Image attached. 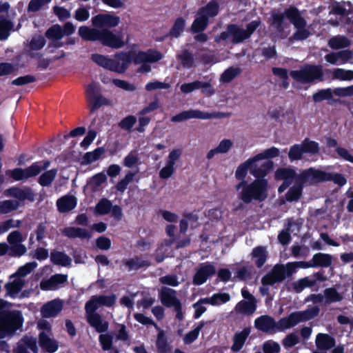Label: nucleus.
I'll use <instances>...</instances> for the list:
<instances>
[{"instance_id":"4be33fe9","label":"nucleus","mask_w":353,"mask_h":353,"mask_svg":"<svg viewBox=\"0 0 353 353\" xmlns=\"http://www.w3.org/2000/svg\"><path fill=\"white\" fill-rule=\"evenodd\" d=\"M199 89H201L203 93L209 95H212L214 93L213 87L208 82L194 81L190 83H184L180 87L181 91L184 94H188Z\"/></svg>"},{"instance_id":"7ed1b4c3","label":"nucleus","mask_w":353,"mask_h":353,"mask_svg":"<svg viewBox=\"0 0 353 353\" xmlns=\"http://www.w3.org/2000/svg\"><path fill=\"white\" fill-rule=\"evenodd\" d=\"M219 11V5L216 0H211L205 6L199 8L191 25L192 32H203L209 25V19L216 17Z\"/></svg>"},{"instance_id":"5fc2aeb1","label":"nucleus","mask_w":353,"mask_h":353,"mask_svg":"<svg viewBox=\"0 0 353 353\" xmlns=\"http://www.w3.org/2000/svg\"><path fill=\"white\" fill-rule=\"evenodd\" d=\"M241 72L239 68L230 67L221 75L220 81L224 83L231 82Z\"/></svg>"},{"instance_id":"393cba45","label":"nucleus","mask_w":353,"mask_h":353,"mask_svg":"<svg viewBox=\"0 0 353 353\" xmlns=\"http://www.w3.org/2000/svg\"><path fill=\"white\" fill-rule=\"evenodd\" d=\"M68 280V276L62 274H55L48 279L42 281L40 287L43 290H56L60 285L65 283Z\"/></svg>"},{"instance_id":"680f3d73","label":"nucleus","mask_w":353,"mask_h":353,"mask_svg":"<svg viewBox=\"0 0 353 353\" xmlns=\"http://www.w3.org/2000/svg\"><path fill=\"white\" fill-rule=\"evenodd\" d=\"M205 325L204 321H201L198 324L197 327L194 330L188 332L184 336V342L186 344H190L193 343L199 336V332Z\"/></svg>"},{"instance_id":"423d86ee","label":"nucleus","mask_w":353,"mask_h":353,"mask_svg":"<svg viewBox=\"0 0 353 353\" xmlns=\"http://www.w3.org/2000/svg\"><path fill=\"white\" fill-rule=\"evenodd\" d=\"M290 75L294 81L303 84L324 80V73L320 65H304L300 70H291Z\"/></svg>"},{"instance_id":"1a4fd4ad","label":"nucleus","mask_w":353,"mask_h":353,"mask_svg":"<svg viewBox=\"0 0 353 353\" xmlns=\"http://www.w3.org/2000/svg\"><path fill=\"white\" fill-rule=\"evenodd\" d=\"M85 94L90 114L103 105L110 104V100L102 95V88L99 83L92 81L89 83L85 89Z\"/></svg>"},{"instance_id":"4468645a","label":"nucleus","mask_w":353,"mask_h":353,"mask_svg":"<svg viewBox=\"0 0 353 353\" xmlns=\"http://www.w3.org/2000/svg\"><path fill=\"white\" fill-rule=\"evenodd\" d=\"M327 280L326 276L323 271H319L313 273L310 276L299 279L297 281L292 283V288L296 293L301 292L306 288H313L317 285V282H323Z\"/></svg>"},{"instance_id":"2eb2a0df","label":"nucleus","mask_w":353,"mask_h":353,"mask_svg":"<svg viewBox=\"0 0 353 353\" xmlns=\"http://www.w3.org/2000/svg\"><path fill=\"white\" fill-rule=\"evenodd\" d=\"M230 36L232 37L233 43H243L245 40L248 39L244 29L235 23H230L227 26L226 30L221 32L219 37L216 39V41H227Z\"/></svg>"},{"instance_id":"37998d69","label":"nucleus","mask_w":353,"mask_h":353,"mask_svg":"<svg viewBox=\"0 0 353 353\" xmlns=\"http://www.w3.org/2000/svg\"><path fill=\"white\" fill-rule=\"evenodd\" d=\"M230 296L228 293H215L211 297H205L203 299V302L212 305H219L228 302Z\"/></svg>"},{"instance_id":"603ef678","label":"nucleus","mask_w":353,"mask_h":353,"mask_svg":"<svg viewBox=\"0 0 353 353\" xmlns=\"http://www.w3.org/2000/svg\"><path fill=\"white\" fill-rule=\"evenodd\" d=\"M13 27L11 21L4 17H0V41L6 40L10 35V31Z\"/></svg>"},{"instance_id":"473e14b6","label":"nucleus","mask_w":353,"mask_h":353,"mask_svg":"<svg viewBox=\"0 0 353 353\" xmlns=\"http://www.w3.org/2000/svg\"><path fill=\"white\" fill-rule=\"evenodd\" d=\"M256 307V301L242 300L236 305L234 310L239 314L250 316L255 312Z\"/></svg>"},{"instance_id":"49530a36","label":"nucleus","mask_w":353,"mask_h":353,"mask_svg":"<svg viewBox=\"0 0 353 353\" xmlns=\"http://www.w3.org/2000/svg\"><path fill=\"white\" fill-rule=\"evenodd\" d=\"M112 207V203L110 200L102 198L96 204L94 212L97 215H106L110 212Z\"/></svg>"},{"instance_id":"b1692460","label":"nucleus","mask_w":353,"mask_h":353,"mask_svg":"<svg viewBox=\"0 0 353 353\" xmlns=\"http://www.w3.org/2000/svg\"><path fill=\"white\" fill-rule=\"evenodd\" d=\"M285 275L279 264L275 265L272 270L265 274L261 279L263 285H273L285 280Z\"/></svg>"},{"instance_id":"dca6fc26","label":"nucleus","mask_w":353,"mask_h":353,"mask_svg":"<svg viewBox=\"0 0 353 353\" xmlns=\"http://www.w3.org/2000/svg\"><path fill=\"white\" fill-rule=\"evenodd\" d=\"M133 63L135 64H140L142 63H155L160 61L163 55L162 54L156 50L150 49L147 52L132 51Z\"/></svg>"},{"instance_id":"774afa93","label":"nucleus","mask_w":353,"mask_h":353,"mask_svg":"<svg viewBox=\"0 0 353 353\" xmlns=\"http://www.w3.org/2000/svg\"><path fill=\"white\" fill-rule=\"evenodd\" d=\"M46 43V40L43 36L33 37L30 41L29 47L32 50H39L42 49Z\"/></svg>"},{"instance_id":"6e6d98bb","label":"nucleus","mask_w":353,"mask_h":353,"mask_svg":"<svg viewBox=\"0 0 353 353\" xmlns=\"http://www.w3.org/2000/svg\"><path fill=\"white\" fill-rule=\"evenodd\" d=\"M56 175V169L47 170L40 175L38 183L43 187L49 186L54 180Z\"/></svg>"},{"instance_id":"a19ab883","label":"nucleus","mask_w":353,"mask_h":353,"mask_svg":"<svg viewBox=\"0 0 353 353\" xmlns=\"http://www.w3.org/2000/svg\"><path fill=\"white\" fill-rule=\"evenodd\" d=\"M323 294L325 297V303L326 305L340 302L343 299V295L340 294L334 287L325 289Z\"/></svg>"},{"instance_id":"5701e85b","label":"nucleus","mask_w":353,"mask_h":353,"mask_svg":"<svg viewBox=\"0 0 353 353\" xmlns=\"http://www.w3.org/2000/svg\"><path fill=\"white\" fill-rule=\"evenodd\" d=\"M254 326L263 332H276V330L279 331V322L276 323L274 318L268 315H262L256 319Z\"/></svg>"},{"instance_id":"69168bd1","label":"nucleus","mask_w":353,"mask_h":353,"mask_svg":"<svg viewBox=\"0 0 353 353\" xmlns=\"http://www.w3.org/2000/svg\"><path fill=\"white\" fill-rule=\"evenodd\" d=\"M27 249L22 243L10 245L9 246L8 255L11 257H20L25 254Z\"/></svg>"},{"instance_id":"8fccbe9b","label":"nucleus","mask_w":353,"mask_h":353,"mask_svg":"<svg viewBox=\"0 0 353 353\" xmlns=\"http://www.w3.org/2000/svg\"><path fill=\"white\" fill-rule=\"evenodd\" d=\"M253 163H256L254 159L250 158L245 161L244 163L239 165L235 172V176L237 179L241 180V181H245L244 179L248 173V170H250V167L252 165Z\"/></svg>"},{"instance_id":"72a5a7b5","label":"nucleus","mask_w":353,"mask_h":353,"mask_svg":"<svg viewBox=\"0 0 353 353\" xmlns=\"http://www.w3.org/2000/svg\"><path fill=\"white\" fill-rule=\"evenodd\" d=\"M123 264L128 271L138 270L142 268H148L151 263L148 260L141 259V257L135 256L133 258L122 261Z\"/></svg>"},{"instance_id":"4c0bfd02","label":"nucleus","mask_w":353,"mask_h":353,"mask_svg":"<svg viewBox=\"0 0 353 353\" xmlns=\"http://www.w3.org/2000/svg\"><path fill=\"white\" fill-rule=\"evenodd\" d=\"M156 346L159 353H168L172 350L170 342L163 330H159L157 334Z\"/></svg>"},{"instance_id":"4d7b16f0","label":"nucleus","mask_w":353,"mask_h":353,"mask_svg":"<svg viewBox=\"0 0 353 353\" xmlns=\"http://www.w3.org/2000/svg\"><path fill=\"white\" fill-rule=\"evenodd\" d=\"M279 150L276 147H271L270 148H268L265 150L263 152L257 154L254 157H253V159L256 162L260 160L263 159H272L278 157L279 155Z\"/></svg>"},{"instance_id":"e2e57ef3","label":"nucleus","mask_w":353,"mask_h":353,"mask_svg":"<svg viewBox=\"0 0 353 353\" xmlns=\"http://www.w3.org/2000/svg\"><path fill=\"white\" fill-rule=\"evenodd\" d=\"M117 57L122 63H120V68L123 70V73L128 69L130 63L133 62L132 51L130 52H122L117 55Z\"/></svg>"},{"instance_id":"f03ea898","label":"nucleus","mask_w":353,"mask_h":353,"mask_svg":"<svg viewBox=\"0 0 353 353\" xmlns=\"http://www.w3.org/2000/svg\"><path fill=\"white\" fill-rule=\"evenodd\" d=\"M267 188L268 181L265 179L254 180L249 184L243 181L236 185V190L242 188L239 198L246 204L250 203L252 200L265 201L268 197Z\"/></svg>"},{"instance_id":"412c9836","label":"nucleus","mask_w":353,"mask_h":353,"mask_svg":"<svg viewBox=\"0 0 353 353\" xmlns=\"http://www.w3.org/2000/svg\"><path fill=\"white\" fill-rule=\"evenodd\" d=\"M5 194L8 196L16 198L21 201L28 200L33 202L35 199V194L30 187H25L24 188L16 186L11 187L5 191Z\"/></svg>"},{"instance_id":"aec40b11","label":"nucleus","mask_w":353,"mask_h":353,"mask_svg":"<svg viewBox=\"0 0 353 353\" xmlns=\"http://www.w3.org/2000/svg\"><path fill=\"white\" fill-rule=\"evenodd\" d=\"M28 349L33 353L38 352L37 339L32 336L25 335L17 343L13 352L30 353Z\"/></svg>"},{"instance_id":"338daca9","label":"nucleus","mask_w":353,"mask_h":353,"mask_svg":"<svg viewBox=\"0 0 353 353\" xmlns=\"http://www.w3.org/2000/svg\"><path fill=\"white\" fill-rule=\"evenodd\" d=\"M99 341L101 348L104 351H108L112 349L113 345V336L110 334H101L99 335Z\"/></svg>"},{"instance_id":"9b49d317","label":"nucleus","mask_w":353,"mask_h":353,"mask_svg":"<svg viewBox=\"0 0 353 353\" xmlns=\"http://www.w3.org/2000/svg\"><path fill=\"white\" fill-rule=\"evenodd\" d=\"M50 165V161H41L33 163L29 167L23 169L17 168L11 171L10 176L16 181L28 179L38 175L42 170L47 169Z\"/></svg>"},{"instance_id":"cd10ccee","label":"nucleus","mask_w":353,"mask_h":353,"mask_svg":"<svg viewBox=\"0 0 353 353\" xmlns=\"http://www.w3.org/2000/svg\"><path fill=\"white\" fill-rule=\"evenodd\" d=\"M274 163L271 160L263 162L261 166H257L255 163L250 167L251 174L256 178V180H261L273 168Z\"/></svg>"},{"instance_id":"09e8293b","label":"nucleus","mask_w":353,"mask_h":353,"mask_svg":"<svg viewBox=\"0 0 353 353\" xmlns=\"http://www.w3.org/2000/svg\"><path fill=\"white\" fill-rule=\"evenodd\" d=\"M19 201L17 200L9 199L0 201V214H6L19 208Z\"/></svg>"},{"instance_id":"20e7f679","label":"nucleus","mask_w":353,"mask_h":353,"mask_svg":"<svg viewBox=\"0 0 353 353\" xmlns=\"http://www.w3.org/2000/svg\"><path fill=\"white\" fill-rule=\"evenodd\" d=\"M24 319L20 310L0 313V339L13 335L23 326Z\"/></svg>"},{"instance_id":"58836bf2","label":"nucleus","mask_w":353,"mask_h":353,"mask_svg":"<svg viewBox=\"0 0 353 353\" xmlns=\"http://www.w3.org/2000/svg\"><path fill=\"white\" fill-rule=\"evenodd\" d=\"M252 259H255V265L261 268L265 263L268 259V252L265 247L259 245L255 247L251 253Z\"/></svg>"},{"instance_id":"f8f14e48","label":"nucleus","mask_w":353,"mask_h":353,"mask_svg":"<svg viewBox=\"0 0 353 353\" xmlns=\"http://www.w3.org/2000/svg\"><path fill=\"white\" fill-rule=\"evenodd\" d=\"M98 41L103 46L119 49L125 46L123 34L121 31L114 33L108 28L100 30Z\"/></svg>"},{"instance_id":"ea45409f","label":"nucleus","mask_w":353,"mask_h":353,"mask_svg":"<svg viewBox=\"0 0 353 353\" xmlns=\"http://www.w3.org/2000/svg\"><path fill=\"white\" fill-rule=\"evenodd\" d=\"M185 24L186 21L183 17H177L174 21L173 26L165 37L179 38L184 31Z\"/></svg>"},{"instance_id":"6e6552de","label":"nucleus","mask_w":353,"mask_h":353,"mask_svg":"<svg viewBox=\"0 0 353 353\" xmlns=\"http://www.w3.org/2000/svg\"><path fill=\"white\" fill-rule=\"evenodd\" d=\"M314 179L312 177L311 168L303 170L298 175L297 180L294 184L289 188L285 197L287 201H298L303 194V190L305 185H315Z\"/></svg>"},{"instance_id":"c9c22d12","label":"nucleus","mask_w":353,"mask_h":353,"mask_svg":"<svg viewBox=\"0 0 353 353\" xmlns=\"http://www.w3.org/2000/svg\"><path fill=\"white\" fill-rule=\"evenodd\" d=\"M250 333V330L248 328H244L242 331L235 333L231 347L233 352H239L242 349Z\"/></svg>"},{"instance_id":"7c9ffc66","label":"nucleus","mask_w":353,"mask_h":353,"mask_svg":"<svg viewBox=\"0 0 353 353\" xmlns=\"http://www.w3.org/2000/svg\"><path fill=\"white\" fill-rule=\"evenodd\" d=\"M50 258L54 265L62 267L71 266L72 259L63 252L54 250L50 252Z\"/></svg>"},{"instance_id":"052dcab7","label":"nucleus","mask_w":353,"mask_h":353,"mask_svg":"<svg viewBox=\"0 0 353 353\" xmlns=\"http://www.w3.org/2000/svg\"><path fill=\"white\" fill-rule=\"evenodd\" d=\"M333 78L341 81H351L353 79V70L336 68L333 71Z\"/></svg>"},{"instance_id":"13d9d810","label":"nucleus","mask_w":353,"mask_h":353,"mask_svg":"<svg viewBox=\"0 0 353 353\" xmlns=\"http://www.w3.org/2000/svg\"><path fill=\"white\" fill-rule=\"evenodd\" d=\"M304 153H309L315 154L319 152V145L314 141L310 140L308 138H305L301 143Z\"/></svg>"},{"instance_id":"a878e982","label":"nucleus","mask_w":353,"mask_h":353,"mask_svg":"<svg viewBox=\"0 0 353 353\" xmlns=\"http://www.w3.org/2000/svg\"><path fill=\"white\" fill-rule=\"evenodd\" d=\"M315 343L318 350L327 352L335 346L336 340L329 334L319 333L316 336Z\"/></svg>"},{"instance_id":"0e129e2a","label":"nucleus","mask_w":353,"mask_h":353,"mask_svg":"<svg viewBox=\"0 0 353 353\" xmlns=\"http://www.w3.org/2000/svg\"><path fill=\"white\" fill-rule=\"evenodd\" d=\"M304 154L303 147L301 144H294L290 148L288 157L291 161L300 160Z\"/></svg>"},{"instance_id":"79ce46f5","label":"nucleus","mask_w":353,"mask_h":353,"mask_svg":"<svg viewBox=\"0 0 353 353\" xmlns=\"http://www.w3.org/2000/svg\"><path fill=\"white\" fill-rule=\"evenodd\" d=\"M99 31L100 30L97 28H90L83 26L79 28V34L86 41H98Z\"/></svg>"},{"instance_id":"0eeeda50","label":"nucleus","mask_w":353,"mask_h":353,"mask_svg":"<svg viewBox=\"0 0 353 353\" xmlns=\"http://www.w3.org/2000/svg\"><path fill=\"white\" fill-rule=\"evenodd\" d=\"M100 306L97 296H92L85 303V310L88 324L94 327L97 332L103 333L108 331L109 323L107 321L103 320L101 316L96 312Z\"/></svg>"},{"instance_id":"a211bd4d","label":"nucleus","mask_w":353,"mask_h":353,"mask_svg":"<svg viewBox=\"0 0 353 353\" xmlns=\"http://www.w3.org/2000/svg\"><path fill=\"white\" fill-rule=\"evenodd\" d=\"M216 273L215 267L209 262L203 263L200 265L193 276V283L201 285L206 282L208 279Z\"/></svg>"},{"instance_id":"bf43d9fd","label":"nucleus","mask_w":353,"mask_h":353,"mask_svg":"<svg viewBox=\"0 0 353 353\" xmlns=\"http://www.w3.org/2000/svg\"><path fill=\"white\" fill-rule=\"evenodd\" d=\"M23 283L19 280L8 282L5 285L7 294L11 297H14L21 291Z\"/></svg>"},{"instance_id":"6ab92c4d","label":"nucleus","mask_w":353,"mask_h":353,"mask_svg":"<svg viewBox=\"0 0 353 353\" xmlns=\"http://www.w3.org/2000/svg\"><path fill=\"white\" fill-rule=\"evenodd\" d=\"M212 118V114L208 112H202L199 110H189L181 112L170 119L172 122L178 123L190 119H208Z\"/></svg>"},{"instance_id":"864d4df0","label":"nucleus","mask_w":353,"mask_h":353,"mask_svg":"<svg viewBox=\"0 0 353 353\" xmlns=\"http://www.w3.org/2000/svg\"><path fill=\"white\" fill-rule=\"evenodd\" d=\"M350 43V39L344 36L334 37L329 41L330 48L336 50L349 47Z\"/></svg>"},{"instance_id":"f704fd0d","label":"nucleus","mask_w":353,"mask_h":353,"mask_svg":"<svg viewBox=\"0 0 353 353\" xmlns=\"http://www.w3.org/2000/svg\"><path fill=\"white\" fill-rule=\"evenodd\" d=\"M298 175L294 169L290 168H281L275 172L276 179L288 182V184H292L294 181L295 182Z\"/></svg>"},{"instance_id":"f257e3e1","label":"nucleus","mask_w":353,"mask_h":353,"mask_svg":"<svg viewBox=\"0 0 353 353\" xmlns=\"http://www.w3.org/2000/svg\"><path fill=\"white\" fill-rule=\"evenodd\" d=\"M286 19L296 29L289 38L290 41H303L310 37V32L306 29L307 22L299 10L294 6H290L283 12L272 10L268 21L270 28L275 30L277 37L285 39L287 37L285 30L289 27V23Z\"/></svg>"},{"instance_id":"c756f323","label":"nucleus","mask_w":353,"mask_h":353,"mask_svg":"<svg viewBox=\"0 0 353 353\" xmlns=\"http://www.w3.org/2000/svg\"><path fill=\"white\" fill-rule=\"evenodd\" d=\"M312 268H328L332 263V256L330 254L318 252L312 256Z\"/></svg>"},{"instance_id":"9d476101","label":"nucleus","mask_w":353,"mask_h":353,"mask_svg":"<svg viewBox=\"0 0 353 353\" xmlns=\"http://www.w3.org/2000/svg\"><path fill=\"white\" fill-rule=\"evenodd\" d=\"M159 299L162 305L165 307H173L174 312H176L175 318L176 320L179 321L183 320L184 313L183 312L182 303L177 298L175 290L162 287L159 292Z\"/></svg>"},{"instance_id":"bb28decb","label":"nucleus","mask_w":353,"mask_h":353,"mask_svg":"<svg viewBox=\"0 0 353 353\" xmlns=\"http://www.w3.org/2000/svg\"><path fill=\"white\" fill-rule=\"evenodd\" d=\"M62 303L59 300L51 301L43 305L41 310L43 318L56 316L62 310Z\"/></svg>"},{"instance_id":"e433bc0d","label":"nucleus","mask_w":353,"mask_h":353,"mask_svg":"<svg viewBox=\"0 0 353 353\" xmlns=\"http://www.w3.org/2000/svg\"><path fill=\"white\" fill-rule=\"evenodd\" d=\"M63 234L70 239H90L91 234L85 228L68 227L65 228L63 231Z\"/></svg>"},{"instance_id":"3c124183","label":"nucleus","mask_w":353,"mask_h":353,"mask_svg":"<svg viewBox=\"0 0 353 353\" xmlns=\"http://www.w3.org/2000/svg\"><path fill=\"white\" fill-rule=\"evenodd\" d=\"M177 59L183 68H191L194 66V55L187 49L183 50L181 54H178Z\"/></svg>"},{"instance_id":"2f4dec72","label":"nucleus","mask_w":353,"mask_h":353,"mask_svg":"<svg viewBox=\"0 0 353 353\" xmlns=\"http://www.w3.org/2000/svg\"><path fill=\"white\" fill-rule=\"evenodd\" d=\"M39 343L48 353L55 352L59 347L57 342L44 332H41L39 334Z\"/></svg>"},{"instance_id":"39448f33","label":"nucleus","mask_w":353,"mask_h":353,"mask_svg":"<svg viewBox=\"0 0 353 353\" xmlns=\"http://www.w3.org/2000/svg\"><path fill=\"white\" fill-rule=\"evenodd\" d=\"M320 312L319 306L314 305L303 311H296L290 313L288 316L279 321V331L294 327L301 322H305L316 317Z\"/></svg>"},{"instance_id":"f3484780","label":"nucleus","mask_w":353,"mask_h":353,"mask_svg":"<svg viewBox=\"0 0 353 353\" xmlns=\"http://www.w3.org/2000/svg\"><path fill=\"white\" fill-rule=\"evenodd\" d=\"M92 25L96 28H112L120 23V17L110 14H98L92 18Z\"/></svg>"},{"instance_id":"de8ad7c7","label":"nucleus","mask_w":353,"mask_h":353,"mask_svg":"<svg viewBox=\"0 0 353 353\" xmlns=\"http://www.w3.org/2000/svg\"><path fill=\"white\" fill-rule=\"evenodd\" d=\"M45 36L51 41L60 40L64 36V31L60 25L55 24L46 31Z\"/></svg>"},{"instance_id":"c03bdc74","label":"nucleus","mask_w":353,"mask_h":353,"mask_svg":"<svg viewBox=\"0 0 353 353\" xmlns=\"http://www.w3.org/2000/svg\"><path fill=\"white\" fill-rule=\"evenodd\" d=\"M105 150L103 147H99L92 152H86L82 158L81 165H88L100 159L101 156L104 153Z\"/></svg>"},{"instance_id":"c85d7f7f","label":"nucleus","mask_w":353,"mask_h":353,"mask_svg":"<svg viewBox=\"0 0 353 353\" xmlns=\"http://www.w3.org/2000/svg\"><path fill=\"white\" fill-rule=\"evenodd\" d=\"M77 204V198L72 195L63 196L57 201V209L61 213L72 210L76 208Z\"/></svg>"},{"instance_id":"a18cd8bd","label":"nucleus","mask_w":353,"mask_h":353,"mask_svg":"<svg viewBox=\"0 0 353 353\" xmlns=\"http://www.w3.org/2000/svg\"><path fill=\"white\" fill-rule=\"evenodd\" d=\"M333 90L331 88L321 89L313 94L312 100L315 103H320L324 100L336 102L337 100L333 99Z\"/></svg>"},{"instance_id":"ddd939ff","label":"nucleus","mask_w":353,"mask_h":353,"mask_svg":"<svg viewBox=\"0 0 353 353\" xmlns=\"http://www.w3.org/2000/svg\"><path fill=\"white\" fill-rule=\"evenodd\" d=\"M310 168L316 185L323 182L333 181L335 184L341 187L347 183L346 178L341 173H332L314 168Z\"/></svg>"}]
</instances>
